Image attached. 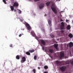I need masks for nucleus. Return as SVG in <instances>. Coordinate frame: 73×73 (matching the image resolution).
<instances>
[{"label":"nucleus","mask_w":73,"mask_h":73,"mask_svg":"<svg viewBox=\"0 0 73 73\" xmlns=\"http://www.w3.org/2000/svg\"><path fill=\"white\" fill-rule=\"evenodd\" d=\"M34 1H35L36 2L38 1H39V0H34Z\"/></svg>","instance_id":"2f4dec72"},{"label":"nucleus","mask_w":73,"mask_h":73,"mask_svg":"<svg viewBox=\"0 0 73 73\" xmlns=\"http://www.w3.org/2000/svg\"><path fill=\"white\" fill-rule=\"evenodd\" d=\"M69 47L70 48H72L73 46V43L72 42H70L69 43Z\"/></svg>","instance_id":"4468645a"},{"label":"nucleus","mask_w":73,"mask_h":73,"mask_svg":"<svg viewBox=\"0 0 73 73\" xmlns=\"http://www.w3.org/2000/svg\"><path fill=\"white\" fill-rule=\"evenodd\" d=\"M50 36L51 37L53 38H54L55 37V36H54V35H50Z\"/></svg>","instance_id":"a878e982"},{"label":"nucleus","mask_w":73,"mask_h":73,"mask_svg":"<svg viewBox=\"0 0 73 73\" xmlns=\"http://www.w3.org/2000/svg\"><path fill=\"white\" fill-rule=\"evenodd\" d=\"M66 68L65 66H62L61 67H60L59 69L62 71L64 72L65 71Z\"/></svg>","instance_id":"20e7f679"},{"label":"nucleus","mask_w":73,"mask_h":73,"mask_svg":"<svg viewBox=\"0 0 73 73\" xmlns=\"http://www.w3.org/2000/svg\"><path fill=\"white\" fill-rule=\"evenodd\" d=\"M56 73H58V72H56Z\"/></svg>","instance_id":"09e8293b"},{"label":"nucleus","mask_w":73,"mask_h":73,"mask_svg":"<svg viewBox=\"0 0 73 73\" xmlns=\"http://www.w3.org/2000/svg\"><path fill=\"white\" fill-rule=\"evenodd\" d=\"M50 2H48L47 3H46V5H47V6L48 7L49 5H50Z\"/></svg>","instance_id":"6ab92c4d"},{"label":"nucleus","mask_w":73,"mask_h":73,"mask_svg":"<svg viewBox=\"0 0 73 73\" xmlns=\"http://www.w3.org/2000/svg\"><path fill=\"white\" fill-rule=\"evenodd\" d=\"M56 63L57 65H59V64L60 63V62H59V61H56Z\"/></svg>","instance_id":"b1692460"},{"label":"nucleus","mask_w":73,"mask_h":73,"mask_svg":"<svg viewBox=\"0 0 73 73\" xmlns=\"http://www.w3.org/2000/svg\"><path fill=\"white\" fill-rule=\"evenodd\" d=\"M44 73H48V72L47 71L44 72Z\"/></svg>","instance_id":"72a5a7b5"},{"label":"nucleus","mask_w":73,"mask_h":73,"mask_svg":"<svg viewBox=\"0 0 73 73\" xmlns=\"http://www.w3.org/2000/svg\"><path fill=\"white\" fill-rule=\"evenodd\" d=\"M3 1L5 3V4H7V3L6 2V1L5 0H3Z\"/></svg>","instance_id":"bb28decb"},{"label":"nucleus","mask_w":73,"mask_h":73,"mask_svg":"<svg viewBox=\"0 0 73 73\" xmlns=\"http://www.w3.org/2000/svg\"><path fill=\"white\" fill-rule=\"evenodd\" d=\"M19 5V3H18L17 2H15V3H14V4L13 5V6L14 7H18Z\"/></svg>","instance_id":"0eeeda50"},{"label":"nucleus","mask_w":73,"mask_h":73,"mask_svg":"<svg viewBox=\"0 0 73 73\" xmlns=\"http://www.w3.org/2000/svg\"><path fill=\"white\" fill-rule=\"evenodd\" d=\"M26 61V58L25 57H23L22 58V60H21V63H23Z\"/></svg>","instance_id":"423d86ee"},{"label":"nucleus","mask_w":73,"mask_h":73,"mask_svg":"<svg viewBox=\"0 0 73 73\" xmlns=\"http://www.w3.org/2000/svg\"><path fill=\"white\" fill-rule=\"evenodd\" d=\"M38 69L39 70H40V67H38Z\"/></svg>","instance_id":"4c0bfd02"},{"label":"nucleus","mask_w":73,"mask_h":73,"mask_svg":"<svg viewBox=\"0 0 73 73\" xmlns=\"http://www.w3.org/2000/svg\"><path fill=\"white\" fill-rule=\"evenodd\" d=\"M36 58H37V56L36 55L34 57V59L36 60Z\"/></svg>","instance_id":"393cba45"},{"label":"nucleus","mask_w":73,"mask_h":73,"mask_svg":"<svg viewBox=\"0 0 73 73\" xmlns=\"http://www.w3.org/2000/svg\"><path fill=\"white\" fill-rule=\"evenodd\" d=\"M64 57V52H61L60 54V58L62 59V58Z\"/></svg>","instance_id":"39448f33"},{"label":"nucleus","mask_w":73,"mask_h":73,"mask_svg":"<svg viewBox=\"0 0 73 73\" xmlns=\"http://www.w3.org/2000/svg\"><path fill=\"white\" fill-rule=\"evenodd\" d=\"M20 21H21V22H23V20L21 19H20Z\"/></svg>","instance_id":"e433bc0d"},{"label":"nucleus","mask_w":73,"mask_h":73,"mask_svg":"<svg viewBox=\"0 0 73 73\" xmlns=\"http://www.w3.org/2000/svg\"><path fill=\"white\" fill-rule=\"evenodd\" d=\"M40 42L41 43L42 45H46V42L44 41L43 40H40Z\"/></svg>","instance_id":"1a4fd4ad"},{"label":"nucleus","mask_w":73,"mask_h":73,"mask_svg":"<svg viewBox=\"0 0 73 73\" xmlns=\"http://www.w3.org/2000/svg\"><path fill=\"white\" fill-rule=\"evenodd\" d=\"M14 12H17L16 10H15V9L14 10Z\"/></svg>","instance_id":"c9c22d12"},{"label":"nucleus","mask_w":73,"mask_h":73,"mask_svg":"<svg viewBox=\"0 0 73 73\" xmlns=\"http://www.w3.org/2000/svg\"><path fill=\"white\" fill-rule=\"evenodd\" d=\"M9 73H11V72H9Z\"/></svg>","instance_id":"de8ad7c7"},{"label":"nucleus","mask_w":73,"mask_h":73,"mask_svg":"<svg viewBox=\"0 0 73 73\" xmlns=\"http://www.w3.org/2000/svg\"><path fill=\"white\" fill-rule=\"evenodd\" d=\"M36 71V70L35 69H33V72H34V73H35Z\"/></svg>","instance_id":"cd10ccee"},{"label":"nucleus","mask_w":73,"mask_h":73,"mask_svg":"<svg viewBox=\"0 0 73 73\" xmlns=\"http://www.w3.org/2000/svg\"><path fill=\"white\" fill-rule=\"evenodd\" d=\"M65 24L63 22L61 23V26L60 27L61 29V30H64L65 29Z\"/></svg>","instance_id":"7ed1b4c3"},{"label":"nucleus","mask_w":73,"mask_h":73,"mask_svg":"<svg viewBox=\"0 0 73 73\" xmlns=\"http://www.w3.org/2000/svg\"><path fill=\"white\" fill-rule=\"evenodd\" d=\"M44 7V5L43 4H41L39 5V8L40 9H42Z\"/></svg>","instance_id":"9b49d317"},{"label":"nucleus","mask_w":73,"mask_h":73,"mask_svg":"<svg viewBox=\"0 0 73 73\" xmlns=\"http://www.w3.org/2000/svg\"><path fill=\"white\" fill-rule=\"evenodd\" d=\"M60 32H61V33H64V31L63 30H62V31H60Z\"/></svg>","instance_id":"c756f323"},{"label":"nucleus","mask_w":73,"mask_h":73,"mask_svg":"<svg viewBox=\"0 0 73 73\" xmlns=\"http://www.w3.org/2000/svg\"><path fill=\"white\" fill-rule=\"evenodd\" d=\"M35 51V50L34 49L32 50H29V52L31 53H32L33 52H34Z\"/></svg>","instance_id":"f3484780"},{"label":"nucleus","mask_w":73,"mask_h":73,"mask_svg":"<svg viewBox=\"0 0 73 73\" xmlns=\"http://www.w3.org/2000/svg\"><path fill=\"white\" fill-rule=\"evenodd\" d=\"M51 8L53 11L55 13H57V11L56 10L55 8H54V7H51Z\"/></svg>","instance_id":"6e6552de"},{"label":"nucleus","mask_w":73,"mask_h":73,"mask_svg":"<svg viewBox=\"0 0 73 73\" xmlns=\"http://www.w3.org/2000/svg\"><path fill=\"white\" fill-rule=\"evenodd\" d=\"M68 20H66V22H68Z\"/></svg>","instance_id":"58836bf2"},{"label":"nucleus","mask_w":73,"mask_h":73,"mask_svg":"<svg viewBox=\"0 0 73 73\" xmlns=\"http://www.w3.org/2000/svg\"><path fill=\"white\" fill-rule=\"evenodd\" d=\"M22 36V34H20V35H19V36L20 37Z\"/></svg>","instance_id":"f704fd0d"},{"label":"nucleus","mask_w":73,"mask_h":73,"mask_svg":"<svg viewBox=\"0 0 73 73\" xmlns=\"http://www.w3.org/2000/svg\"><path fill=\"white\" fill-rule=\"evenodd\" d=\"M48 24L50 26H52V21H51L50 20H48Z\"/></svg>","instance_id":"f8f14e48"},{"label":"nucleus","mask_w":73,"mask_h":73,"mask_svg":"<svg viewBox=\"0 0 73 73\" xmlns=\"http://www.w3.org/2000/svg\"><path fill=\"white\" fill-rule=\"evenodd\" d=\"M57 40H59L58 39H57Z\"/></svg>","instance_id":"8fccbe9b"},{"label":"nucleus","mask_w":73,"mask_h":73,"mask_svg":"<svg viewBox=\"0 0 73 73\" xmlns=\"http://www.w3.org/2000/svg\"><path fill=\"white\" fill-rule=\"evenodd\" d=\"M10 47H13V45L11 44L10 45Z\"/></svg>","instance_id":"7c9ffc66"},{"label":"nucleus","mask_w":73,"mask_h":73,"mask_svg":"<svg viewBox=\"0 0 73 73\" xmlns=\"http://www.w3.org/2000/svg\"><path fill=\"white\" fill-rule=\"evenodd\" d=\"M8 0H6V1H8Z\"/></svg>","instance_id":"37998d69"},{"label":"nucleus","mask_w":73,"mask_h":73,"mask_svg":"<svg viewBox=\"0 0 73 73\" xmlns=\"http://www.w3.org/2000/svg\"><path fill=\"white\" fill-rule=\"evenodd\" d=\"M72 23H73V20L72 21Z\"/></svg>","instance_id":"a19ab883"},{"label":"nucleus","mask_w":73,"mask_h":73,"mask_svg":"<svg viewBox=\"0 0 73 73\" xmlns=\"http://www.w3.org/2000/svg\"><path fill=\"white\" fill-rule=\"evenodd\" d=\"M52 6L53 5V4H52Z\"/></svg>","instance_id":"c03bdc74"},{"label":"nucleus","mask_w":73,"mask_h":73,"mask_svg":"<svg viewBox=\"0 0 73 73\" xmlns=\"http://www.w3.org/2000/svg\"><path fill=\"white\" fill-rule=\"evenodd\" d=\"M49 51L50 53H52L53 52V50L52 49L49 50Z\"/></svg>","instance_id":"5701e85b"},{"label":"nucleus","mask_w":73,"mask_h":73,"mask_svg":"<svg viewBox=\"0 0 73 73\" xmlns=\"http://www.w3.org/2000/svg\"><path fill=\"white\" fill-rule=\"evenodd\" d=\"M68 36L70 38H73V35L72 34L70 33L69 34V35H68Z\"/></svg>","instance_id":"a211bd4d"},{"label":"nucleus","mask_w":73,"mask_h":73,"mask_svg":"<svg viewBox=\"0 0 73 73\" xmlns=\"http://www.w3.org/2000/svg\"><path fill=\"white\" fill-rule=\"evenodd\" d=\"M16 58L17 60H19L20 59V57L18 55H17L16 57Z\"/></svg>","instance_id":"412c9836"},{"label":"nucleus","mask_w":73,"mask_h":73,"mask_svg":"<svg viewBox=\"0 0 73 73\" xmlns=\"http://www.w3.org/2000/svg\"><path fill=\"white\" fill-rule=\"evenodd\" d=\"M29 1H31V0H29Z\"/></svg>","instance_id":"79ce46f5"},{"label":"nucleus","mask_w":73,"mask_h":73,"mask_svg":"<svg viewBox=\"0 0 73 73\" xmlns=\"http://www.w3.org/2000/svg\"><path fill=\"white\" fill-rule=\"evenodd\" d=\"M23 30H24V29H23Z\"/></svg>","instance_id":"a18cd8bd"},{"label":"nucleus","mask_w":73,"mask_h":73,"mask_svg":"<svg viewBox=\"0 0 73 73\" xmlns=\"http://www.w3.org/2000/svg\"><path fill=\"white\" fill-rule=\"evenodd\" d=\"M57 1H60V0H57Z\"/></svg>","instance_id":"ea45409f"},{"label":"nucleus","mask_w":73,"mask_h":73,"mask_svg":"<svg viewBox=\"0 0 73 73\" xmlns=\"http://www.w3.org/2000/svg\"><path fill=\"white\" fill-rule=\"evenodd\" d=\"M44 68L45 69H48V66L47 65H46L44 66Z\"/></svg>","instance_id":"4be33fe9"},{"label":"nucleus","mask_w":73,"mask_h":73,"mask_svg":"<svg viewBox=\"0 0 73 73\" xmlns=\"http://www.w3.org/2000/svg\"><path fill=\"white\" fill-rule=\"evenodd\" d=\"M70 25H67V26L66 27V29L67 30H70Z\"/></svg>","instance_id":"2eb2a0df"},{"label":"nucleus","mask_w":73,"mask_h":73,"mask_svg":"<svg viewBox=\"0 0 73 73\" xmlns=\"http://www.w3.org/2000/svg\"><path fill=\"white\" fill-rule=\"evenodd\" d=\"M10 8L11 9V10L12 11H13L14 9V6H10Z\"/></svg>","instance_id":"dca6fc26"},{"label":"nucleus","mask_w":73,"mask_h":73,"mask_svg":"<svg viewBox=\"0 0 73 73\" xmlns=\"http://www.w3.org/2000/svg\"><path fill=\"white\" fill-rule=\"evenodd\" d=\"M30 53V52H29V51L27 52H26V54H27V55L30 56L31 54Z\"/></svg>","instance_id":"aec40b11"},{"label":"nucleus","mask_w":73,"mask_h":73,"mask_svg":"<svg viewBox=\"0 0 73 73\" xmlns=\"http://www.w3.org/2000/svg\"><path fill=\"white\" fill-rule=\"evenodd\" d=\"M31 34H32V35L34 37H35L36 36L35 34L33 31H32L31 32Z\"/></svg>","instance_id":"ddd939ff"},{"label":"nucleus","mask_w":73,"mask_h":73,"mask_svg":"<svg viewBox=\"0 0 73 73\" xmlns=\"http://www.w3.org/2000/svg\"><path fill=\"white\" fill-rule=\"evenodd\" d=\"M58 44H55L54 45V47L56 50H58Z\"/></svg>","instance_id":"9d476101"},{"label":"nucleus","mask_w":73,"mask_h":73,"mask_svg":"<svg viewBox=\"0 0 73 73\" xmlns=\"http://www.w3.org/2000/svg\"><path fill=\"white\" fill-rule=\"evenodd\" d=\"M42 48L43 50H44V46H42Z\"/></svg>","instance_id":"473e14b6"},{"label":"nucleus","mask_w":73,"mask_h":73,"mask_svg":"<svg viewBox=\"0 0 73 73\" xmlns=\"http://www.w3.org/2000/svg\"><path fill=\"white\" fill-rule=\"evenodd\" d=\"M18 12L19 13H21V11L20 10H19Z\"/></svg>","instance_id":"c85d7f7f"},{"label":"nucleus","mask_w":73,"mask_h":73,"mask_svg":"<svg viewBox=\"0 0 73 73\" xmlns=\"http://www.w3.org/2000/svg\"><path fill=\"white\" fill-rule=\"evenodd\" d=\"M61 21H62V20H61Z\"/></svg>","instance_id":"49530a36"},{"label":"nucleus","mask_w":73,"mask_h":73,"mask_svg":"<svg viewBox=\"0 0 73 73\" xmlns=\"http://www.w3.org/2000/svg\"><path fill=\"white\" fill-rule=\"evenodd\" d=\"M25 26L27 27V29L28 30H30L31 29V28L30 27L28 23H26L25 24Z\"/></svg>","instance_id":"f03ea898"},{"label":"nucleus","mask_w":73,"mask_h":73,"mask_svg":"<svg viewBox=\"0 0 73 73\" xmlns=\"http://www.w3.org/2000/svg\"><path fill=\"white\" fill-rule=\"evenodd\" d=\"M70 62L72 64H73V59H72L71 60H67L65 62V63L66 64H69Z\"/></svg>","instance_id":"f257e3e1"}]
</instances>
